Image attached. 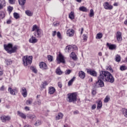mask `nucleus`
I'll return each instance as SVG.
<instances>
[{
	"label": "nucleus",
	"mask_w": 127,
	"mask_h": 127,
	"mask_svg": "<svg viewBox=\"0 0 127 127\" xmlns=\"http://www.w3.org/2000/svg\"><path fill=\"white\" fill-rule=\"evenodd\" d=\"M98 81L95 83V86L96 88H103L105 86L104 82H110V83H114L115 82V78L110 72L106 70H102L100 72L99 76L97 77Z\"/></svg>",
	"instance_id": "f257e3e1"
},
{
	"label": "nucleus",
	"mask_w": 127,
	"mask_h": 127,
	"mask_svg": "<svg viewBox=\"0 0 127 127\" xmlns=\"http://www.w3.org/2000/svg\"><path fill=\"white\" fill-rule=\"evenodd\" d=\"M4 49L9 54H12V53H15L17 50V46H14V47L12 44L9 43L7 45H4Z\"/></svg>",
	"instance_id": "f03ea898"
},
{
	"label": "nucleus",
	"mask_w": 127,
	"mask_h": 127,
	"mask_svg": "<svg viewBox=\"0 0 127 127\" xmlns=\"http://www.w3.org/2000/svg\"><path fill=\"white\" fill-rule=\"evenodd\" d=\"M66 101L68 103H74L77 101V94L76 93H68L67 94V98Z\"/></svg>",
	"instance_id": "7ed1b4c3"
},
{
	"label": "nucleus",
	"mask_w": 127,
	"mask_h": 127,
	"mask_svg": "<svg viewBox=\"0 0 127 127\" xmlns=\"http://www.w3.org/2000/svg\"><path fill=\"white\" fill-rule=\"evenodd\" d=\"M23 62L24 66H27L32 63V56H25L23 58Z\"/></svg>",
	"instance_id": "20e7f679"
},
{
	"label": "nucleus",
	"mask_w": 127,
	"mask_h": 127,
	"mask_svg": "<svg viewBox=\"0 0 127 127\" xmlns=\"http://www.w3.org/2000/svg\"><path fill=\"white\" fill-rule=\"evenodd\" d=\"M34 35L36 38H40L42 35V30L40 29H38L34 32Z\"/></svg>",
	"instance_id": "39448f33"
},
{
	"label": "nucleus",
	"mask_w": 127,
	"mask_h": 127,
	"mask_svg": "<svg viewBox=\"0 0 127 127\" xmlns=\"http://www.w3.org/2000/svg\"><path fill=\"white\" fill-rule=\"evenodd\" d=\"M57 61H58V64H60V63H65L64 57L61 54L59 55V57L57 58Z\"/></svg>",
	"instance_id": "423d86ee"
},
{
	"label": "nucleus",
	"mask_w": 127,
	"mask_h": 127,
	"mask_svg": "<svg viewBox=\"0 0 127 127\" xmlns=\"http://www.w3.org/2000/svg\"><path fill=\"white\" fill-rule=\"evenodd\" d=\"M87 72L88 74H90V75L93 77H97L98 75L97 71L93 69H87Z\"/></svg>",
	"instance_id": "0eeeda50"
},
{
	"label": "nucleus",
	"mask_w": 127,
	"mask_h": 127,
	"mask_svg": "<svg viewBox=\"0 0 127 127\" xmlns=\"http://www.w3.org/2000/svg\"><path fill=\"white\" fill-rule=\"evenodd\" d=\"M40 68L42 69V70H47L48 69V67L47 66V64L44 62H41L39 64Z\"/></svg>",
	"instance_id": "6e6552de"
},
{
	"label": "nucleus",
	"mask_w": 127,
	"mask_h": 127,
	"mask_svg": "<svg viewBox=\"0 0 127 127\" xmlns=\"http://www.w3.org/2000/svg\"><path fill=\"white\" fill-rule=\"evenodd\" d=\"M104 8L105 9H108L109 10H111V9H113V6L110 4L108 2H106L104 4Z\"/></svg>",
	"instance_id": "1a4fd4ad"
},
{
	"label": "nucleus",
	"mask_w": 127,
	"mask_h": 127,
	"mask_svg": "<svg viewBox=\"0 0 127 127\" xmlns=\"http://www.w3.org/2000/svg\"><path fill=\"white\" fill-rule=\"evenodd\" d=\"M0 119L3 123H5V122L10 120V117H9V116H1Z\"/></svg>",
	"instance_id": "9d476101"
},
{
	"label": "nucleus",
	"mask_w": 127,
	"mask_h": 127,
	"mask_svg": "<svg viewBox=\"0 0 127 127\" xmlns=\"http://www.w3.org/2000/svg\"><path fill=\"white\" fill-rule=\"evenodd\" d=\"M116 37L118 41H119V42H121L123 40V38L122 37V33L120 32H117Z\"/></svg>",
	"instance_id": "9b49d317"
},
{
	"label": "nucleus",
	"mask_w": 127,
	"mask_h": 127,
	"mask_svg": "<svg viewBox=\"0 0 127 127\" xmlns=\"http://www.w3.org/2000/svg\"><path fill=\"white\" fill-rule=\"evenodd\" d=\"M74 33H75V31L72 29H68L67 31V34L69 37L73 36Z\"/></svg>",
	"instance_id": "f8f14e48"
},
{
	"label": "nucleus",
	"mask_w": 127,
	"mask_h": 127,
	"mask_svg": "<svg viewBox=\"0 0 127 127\" xmlns=\"http://www.w3.org/2000/svg\"><path fill=\"white\" fill-rule=\"evenodd\" d=\"M29 41L30 43H36L38 41V40L36 39V37L32 36L31 38H30Z\"/></svg>",
	"instance_id": "ddd939ff"
},
{
	"label": "nucleus",
	"mask_w": 127,
	"mask_h": 127,
	"mask_svg": "<svg viewBox=\"0 0 127 127\" xmlns=\"http://www.w3.org/2000/svg\"><path fill=\"white\" fill-rule=\"evenodd\" d=\"M22 95L24 98H26V97L27 96V91L26 90V88H25V87L22 88Z\"/></svg>",
	"instance_id": "4468645a"
},
{
	"label": "nucleus",
	"mask_w": 127,
	"mask_h": 127,
	"mask_svg": "<svg viewBox=\"0 0 127 127\" xmlns=\"http://www.w3.org/2000/svg\"><path fill=\"white\" fill-rule=\"evenodd\" d=\"M96 104H97V110H100V109H102L103 103H102V101L101 100H99L98 101H96Z\"/></svg>",
	"instance_id": "2eb2a0df"
},
{
	"label": "nucleus",
	"mask_w": 127,
	"mask_h": 127,
	"mask_svg": "<svg viewBox=\"0 0 127 127\" xmlns=\"http://www.w3.org/2000/svg\"><path fill=\"white\" fill-rule=\"evenodd\" d=\"M56 91V90L55 89V88L51 86L49 87V94H50V95H53V94H54L55 93Z\"/></svg>",
	"instance_id": "dca6fc26"
},
{
	"label": "nucleus",
	"mask_w": 127,
	"mask_h": 127,
	"mask_svg": "<svg viewBox=\"0 0 127 127\" xmlns=\"http://www.w3.org/2000/svg\"><path fill=\"white\" fill-rule=\"evenodd\" d=\"M107 46L109 47V49L110 50H114V49H116V48H117V46H116V45H110L109 43H107Z\"/></svg>",
	"instance_id": "f3484780"
},
{
	"label": "nucleus",
	"mask_w": 127,
	"mask_h": 127,
	"mask_svg": "<svg viewBox=\"0 0 127 127\" xmlns=\"http://www.w3.org/2000/svg\"><path fill=\"white\" fill-rule=\"evenodd\" d=\"M18 116L20 117L22 119H24V120H25L26 119V116L24 113L20 112V111L17 112Z\"/></svg>",
	"instance_id": "a211bd4d"
},
{
	"label": "nucleus",
	"mask_w": 127,
	"mask_h": 127,
	"mask_svg": "<svg viewBox=\"0 0 127 127\" xmlns=\"http://www.w3.org/2000/svg\"><path fill=\"white\" fill-rule=\"evenodd\" d=\"M86 76V74L84 71H81L79 72V77L81 78V79H84Z\"/></svg>",
	"instance_id": "6ab92c4d"
},
{
	"label": "nucleus",
	"mask_w": 127,
	"mask_h": 127,
	"mask_svg": "<svg viewBox=\"0 0 127 127\" xmlns=\"http://www.w3.org/2000/svg\"><path fill=\"white\" fill-rule=\"evenodd\" d=\"M68 17L70 18V19H71V20H73V19H75V15L73 11H71L70 13L68 15Z\"/></svg>",
	"instance_id": "aec40b11"
},
{
	"label": "nucleus",
	"mask_w": 127,
	"mask_h": 127,
	"mask_svg": "<svg viewBox=\"0 0 127 127\" xmlns=\"http://www.w3.org/2000/svg\"><path fill=\"white\" fill-rule=\"evenodd\" d=\"M70 57L73 59V60H77V56L74 52H72L70 54Z\"/></svg>",
	"instance_id": "412c9836"
},
{
	"label": "nucleus",
	"mask_w": 127,
	"mask_h": 127,
	"mask_svg": "<svg viewBox=\"0 0 127 127\" xmlns=\"http://www.w3.org/2000/svg\"><path fill=\"white\" fill-rule=\"evenodd\" d=\"M27 118H28L29 119H30V120H35V119H36V116H35V115L34 114H29L27 116Z\"/></svg>",
	"instance_id": "4be33fe9"
},
{
	"label": "nucleus",
	"mask_w": 127,
	"mask_h": 127,
	"mask_svg": "<svg viewBox=\"0 0 127 127\" xmlns=\"http://www.w3.org/2000/svg\"><path fill=\"white\" fill-rule=\"evenodd\" d=\"M18 2L21 6H23L25 4V2H26V0H18Z\"/></svg>",
	"instance_id": "5701e85b"
},
{
	"label": "nucleus",
	"mask_w": 127,
	"mask_h": 127,
	"mask_svg": "<svg viewBox=\"0 0 127 127\" xmlns=\"http://www.w3.org/2000/svg\"><path fill=\"white\" fill-rule=\"evenodd\" d=\"M8 91L10 92L11 95H15V90L12 89L11 87L8 88Z\"/></svg>",
	"instance_id": "b1692460"
},
{
	"label": "nucleus",
	"mask_w": 127,
	"mask_h": 127,
	"mask_svg": "<svg viewBox=\"0 0 127 127\" xmlns=\"http://www.w3.org/2000/svg\"><path fill=\"white\" fill-rule=\"evenodd\" d=\"M65 51H67V52L70 53L72 51V46L68 45L65 48Z\"/></svg>",
	"instance_id": "393cba45"
},
{
	"label": "nucleus",
	"mask_w": 127,
	"mask_h": 127,
	"mask_svg": "<svg viewBox=\"0 0 127 127\" xmlns=\"http://www.w3.org/2000/svg\"><path fill=\"white\" fill-rule=\"evenodd\" d=\"M56 73L58 75H62L63 72H62V71H61L60 67H58L56 69Z\"/></svg>",
	"instance_id": "a878e982"
},
{
	"label": "nucleus",
	"mask_w": 127,
	"mask_h": 127,
	"mask_svg": "<svg viewBox=\"0 0 127 127\" xmlns=\"http://www.w3.org/2000/svg\"><path fill=\"white\" fill-rule=\"evenodd\" d=\"M79 10H80V11H84L87 12L88 11V9H87V8L85 6H81L79 8Z\"/></svg>",
	"instance_id": "bb28decb"
},
{
	"label": "nucleus",
	"mask_w": 127,
	"mask_h": 127,
	"mask_svg": "<svg viewBox=\"0 0 127 127\" xmlns=\"http://www.w3.org/2000/svg\"><path fill=\"white\" fill-rule=\"evenodd\" d=\"M33 102V99H29L26 101V104L27 105H31L32 104V102Z\"/></svg>",
	"instance_id": "cd10ccee"
},
{
	"label": "nucleus",
	"mask_w": 127,
	"mask_h": 127,
	"mask_svg": "<svg viewBox=\"0 0 127 127\" xmlns=\"http://www.w3.org/2000/svg\"><path fill=\"white\" fill-rule=\"evenodd\" d=\"M75 79H76V77H73L70 80H69L68 82V86H71V85L73 84V82L75 80Z\"/></svg>",
	"instance_id": "c85d7f7f"
},
{
	"label": "nucleus",
	"mask_w": 127,
	"mask_h": 127,
	"mask_svg": "<svg viewBox=\"0 0 127 127\" xmlns=\"http://www.w3.org/2000/svg\"><path fill=\"white\" fill-rule=\"evenodd\" d=\"M63 118V114L60 113L58 114V116L56 117L57 120H61Z\"/></svg>",
	"instance_id": "c756f323"
},
{
	"label": "nucleus",
	"mask_w": 127,
	"mask_h": 127,
	"mask_svg": "<svg viewBox=\"0 0 127 127\" xmlns=\"http://www.w3.org/2000/svg\"><path fill=\"white\" fill-rule=\"evenodd\" d=\"M5 63L6 64V65H7L8 66L9 65H11V64H12V61H11V60H5Z\"/></svg>",
	"instance_id": "7c9ffc66"
},
{
	"label": "nucleus",
	"mask_w": 127,
	"mask_h": 127,
	"mask_svg": "<svg viewBox=\"0 0 127 127\" xmlns=\"http://www.w3.org/2000/svg\"><path fill=\"white\" fill-rule=\"evenodd\" d=\"M103 37V34L102 33H99L96 35V39H101Z\"/></svg>",
	"instance_id": "2f4dec72"
},
{
	"label": "nucleus",
	"mask_w": 127,
	"mask_h": 127,
	"mask_svg": "<svg viewBox=\"0 0 127 127\" xmlns=\"http://www.w3.org/2000/svg\"><path fill=\"white\" fill-rule=\"evenodd\" d=\"M40 29L36 25L33 26L32 31H37V30Z\"/></svg>",
	"instance_id": "473e14b6"
},
{
	"label": "nucleus",
	"mask_w": 127,
	"mask_h": 127,
	"mask_svg": "<svg viewBox=\"0 0 127 127\" xmlns=\"http://www.w3.org/2000/svg\"><path fill=\"white\" fill-rule=\"evenodd\" d=\"M123 114L125 118H127V109H123Z\"/></svg>",
	"instance_id": "72a5a7b5"
},
{
	"label": "nucleus",
	"mask_w": 127,
	"mask_h": 127,
	"mask_svg": "<svg viewBox=\"0 0 127 127\" xmlns=\"http://www.w3.org/2000/svg\"><path fill=\"white\" fill-rule=\"evenodd\" d=\"M25 13L28 15V16H32V12L30 11V10H27L25 11Z\"/></svg>",
	"instance_id": "f704fd0d"
},
{
	"label": "nucleus",
	"mask_w": 127,
	"mask_h": 127,
	"mask_svg": "<svg viewBox=\"0 0 127 127\" xmlns=\"http://www.w3.org/2000/svg\"><path fill=\"white\" fill-rule=\"evenodd\" d=\"M30 69L32 71V72H33L35 74L37 73V69H36V68L34 67V66H31Z\"/></svg>",
	"instance_id": "c9c22d12"
},
{
	"label": "nucleus",
	"mask_w": 127,
	"mask_h": 127,
	"mask_svg": "<svg viewBox=\"0 0 127 127\" xmlns=\"http://www.w3.org/2000/svg\"><path fill=\"white\" fill-rule=\"evenodd\" d=\"M2 18H4V12L1 11L0 12V19H2Z\"/></svg>",
	"instance_id": "e433bc0d"
},
{
	"label": "nucleus",
	"mask_w": 127,
	"mask_h": 127,
	"mask_svg": "<svg viewBox=\"0 0 127 127\" xmlns=\"http://www.w3.org/2000/svg\"><path fill=\"white\" fill-rule=\"evenodd\" d=\"M116 61L117 62H120L121 61V56L117 55L116 57Z\"/></svg>",
	"instance_id": "4c0bfd02"
},
{
	"label": "nucleus",
	"mask_w": 127,
	"mask_h": 127,
	"mask_svg": "<svg viewBox=\"0 0 127 127\" xmlns=\"http://www.w3.org/2000/svg\"><path fill=\"white\" fill-rule=\"evenodd\" d=\"M14 17V18H16V19H17L19 18V14L16 12H14L13 13Z\"/></svg>",
	"instance_id": "58836bf2"
},
{
	"label": "nucleus",
	"mask_w": 127,
	"mask_h": 127,
	"mask_svg": "<svg viewBox=\"0 0 127 127\" xmlns=\"http://www.w3.org/2000/svg\"><path fill=\"white\" fill-rule=\"evenodd\" d=\"M94 10L93 9H90L89 16L92 17V16H94Z\"/></svg>",
	"instance_id": "ea45409f"
},
{
	"label": "nucleus",
	"mask_w": 127,
	"mask_h": 127,
	"mask_svg": "<svg viewBox=\"0 0 127 127\" xmlns=\"http://www.w3.org/2000/svg\"><path fill=\"white\" fill-rule=\"evenodd\" d=\"M41 121L38 120L35 124V126H36L37 127H38V126H40L41 125Z\"/></svg>",
	"instance_id": "a19ab883"
},
{
	"label": "nucleus",
	"mask_w": 127,
	"mask_h": 127,
	"mask_svg": "<svg viewBox=\"0 0 127 127\" xmlns=\"http://www.w3.org/2000/svg\"><path fill=\"white\" fill-rule=\"evenodd\" d=\"M127 67L126 65H122L120 67V69L121 71H125V70H127Z\"/></svg>",
	"instance_id": "79ce46f5"
},
{
	"label": "nucleus",
	"mask_w": 127,
	"mask_h": 127,
	"mask_svg": "<svg viewBox=\"0 0 127 127\" xmlns=\"http://www.w3.org/2000/svg\"><path fill=\"white\" fill-rule=\"evenodd\" d=\"M110 101V97L109 96H106L104 100V103H108Z\"/></svg>",
	"instance_id": "37998d69"
},
{
	"label": "nucleus",
	"mask_w": 127,
	"mask_h": 127,
	"mask_svg": "<svg viewBox=\"0 0 127 127\" xmlns=\"http://www.w3.org/2000/svg\"><path fill=\"white\" fill-rule=\"evenodd\" d=\"M48 60L50 61V62H51L53 60V57L51 56H48Z\"/></svg>",
	"instance_id": "c03bdc74"
},
{
	"label": "nucleus",
	"mask_w": 127,
	"mask_h": 127,
	"mask_svg": "<svg viewBox=\"0 0 127 127\" xmlns=\"http://www.w3.org/2000/svg\"><path fill=\"white\" fill-rule=\"evenodd\" d=\"M107 70H108V71H110V72H111V73H113V72H114L113 68H112V67L110 66L107 68Z\"/></svg>",
	"instance_id": "a18cd8bd"
},
{
	"label": "nucleus",
	"mask_w": 127,
	"mask_h": 127,
	"mask_svg": "<svg viewBox=\"0 0 127 127\" xmlns=\"http://www.w3.org/2000/svg\"><path fill=\"white\" fill-rule=\"evenodd\" d=\"M47 85H48V83L47 81H45L44 82L42 86V87L44 88H45L46 86H47Z\"/></svg>",
	"instance_id": "49530a36"
},
{
	"label": "nucleus",
	"mask_w": 127,
	"mask_h": 127,
	"mask_svg": "<svg viewBox=\"0 0 127 127\" xmlns=\"http://www.w3.org/2000/svg\"><path fill=\"white\" fill-rule=\"evenodd\" d=\"M10 4H14L15 3V0H9Z\"/></svg>",
	"instance_id": "de8ad7c7"
},
{
	"label": "nucleus",
	"mask_w": 127,
	"mask_h": 127,
	"mask_svg": "<svg viewBox=\"0 0 127 127\" xmlns=\"http://www.w3.org/2000/svg\"><path fill=\"white\" fill-rule=\"evenodd\" d=\"M71 73V70L70 69H67L65 71V75H69Z\"/></svg>",
	"instance_id": "09e8293b"
},
{
	"label": "nucleus",
	"mask_w": 127,
	"mask_h": 127,
	"mask_svg": "<svg viewBox=\"0 0 127 127\" xmlns=\"http://www.w3.org/2000/svg\"><path fill=\"white\" fill-rule=\"evenodd\" d=\"M78 50V48L76 45H73L72 46V50Z\"/></svg>",
	"instance_id": "8fccbe9b"
},
{
	"label": "nucleus",
	"mask_w": 127,
	"mask_h": 127,
	"mask_svg": "<svg viewBox=\"0 0 127 127\" xmlns=\"http://www.w3.org/2000/svg\"><path fill=\"white\" fill-rule=\"evenodd\" d=\"M13 9V7L11 6L8 7V10L9 12H11L12 11V10Z\"/></svg>",
	"instance_id": "3c124183"
},
{
	"label": "nucleus",
	"mask_w": 127,
	"mask_h": 127,
	"mask_svg": "<svg viewBox=\"0 0 127 127\" xmlns=\"http://www.w3.org/2000/svg\"><path fill=\"white\" fill-rule=\"evenodd\" d=\"M0 4H1V5L3 6H5V0H3L2 1H1V3H0Z\"/></svg>",
	"instance_id": "603ef678"
},
{
	"label": "nucleus",
	"mask_w": 127,
	"mask_h": 127,
	"mask_svg": "<svg viewBox=\"0 0 127 127\" xmlns=\"http://www.w3.org/2000/svg\"><path fill=\"white\" fill-rule=\"evenodd\" d=\"M57 35L58 38H61V33H60V32H58Z\"/></svg>",
	"instance_id": "864d4df0"
},
{
	"label": "nucleus",
	"mask_w": 127,
	"mask_h": 127,
	"mask_svg": "<svg viewBox=\"0 0 127 127\" xmlns=\"http://www.w3.org/2000/svg\"><path fill=\"white\" fill-rule=\"evenodd\" d=\"M96 108H97V105L96 104H94V105H92L91 109L95 110V109H96Z\"/></svg>",
	"instance_id": "5fc2aeb1"
},
{
	"label": "nucleus",
	"mask_w": 127,
	"mask_h": 127,
	"mask_svg": "<svg viewBox=\"0 0 127 127\" xmlns=\"http://www.w3.org/2000/svg\"><path fill=\"white\" fill-rule=\"evenodd\" d=\"M56 33H57L56 31H53L52 32V36H53V37H54L55 36V35H56Z\"/></svg>",
	"instance_id": "6e6d98bb"
},
{
	"label": "nucleus",
	"mask_w": 127,
	"mask_h": 127,
	"mask_svg": "<svg viewBox=\"0 0 127 127\" xmlns=\"http://www.w3.org/2000/svg\"><path fill=\"white\" fill-rule=\"evenodd\" d=\"M37 104L39 106H40V105H41V100H37Z\"/></svg>",
	"instance_id": "4d7b16f0"
},
{
	"label": "nucleus",
	"mask_w": 127,
	"mask_h": 127,
	"mask_svg": "<svg viewBox=\"0 0 127 127\" xmlns=\"http://www.w3.org/2000/svg\"><path fill=\"white\" fill-rule=\"evenodd\" d=\"M58 86L59 88H62V83H61V82H59L58 83Z\"/></svg>",
	"instance_id": "13d9d810"
},
{
	"label": "nucleus",
	"mask_w": 127,
	"mask_h": 127,
	"mask_svg": "<svg viewBox=\"0 0 127 127\" xmlns=\"http://www.w3.org/2000/svg\"><path fill=\"white\" fill-rule=\"evenodd\" d=\"M92 95H96V94H97V92L96 91V90H93L92 91Z\"/></svg>",
	"instance_id": "bf43d9fd"
},
{
	"label": "nucleus",
	"mask_w": 127,
	"mask_h": 127,
	"mask_svg": "<svg viewBox=\"0 0 127 127\" xmlns=\"http://www.w3.org/2000/svg\"><path fill=\"white\" fill-rule=\"evenodd\" d=\"M83 40H87V36H86L85 34L83 35Z\"/></svg>",
	"instance_id": "052dcab7"
},
{
	"label": "nucleus",
	"mask_w": 127,
	"mask_h": 127,
	"mask_svg": "<svg viewBox=\"0 0 127 127\" xmlns=\"http://www.w3.org/2000/svg\"><path fill=\"white\" fill-rule=\"evenodd\" d=\"M78 114H79V112L78 111L73 112V115H78Z\"/></svg>",
	"instance_id": "680f3d73"
},
{
	"label": "nucleus",
	"mask_w": 127,
	"mask_h": 127,
	"mask_svg": "<svg viewBox=\"0 0 127 127\" xmlns=\"http://www.w3.org/2000/svg\"><path fill=\"white\" fill-rule=\"evenodd\" d=\"M7 24H10L11 23V21L10 20H8L6 22Z\"/></svg>",
	"instance_id": "e2e57ef3"
},
{
	"label": "nucleus",
	"mask_w": 127,
	"mask_h": 127,
	"mask_svg": "<svg viewBox=\"0 0 127 127\" xmlns=\"http://www.w3.org/2000/svg\"><path fill=\"white\" fill-rule=\"evenodd\" d=\"M25 110H26V111H29V107H28V106H26L25 107Z\"/></svg>",
	"instance_id": "0e129e2a"
},
{
	"label": "nucleus",
	"mask_w": 127,
	"mask_h": 127,
	"mask_svg": "<svg viewBox=\"0 0 127 127\" xmlns=\"http://www.w3.org/2000/svg\"><path fill=\"white\" fill-rule=\"evenodd\" d=\"M0 91H3V90H4V87L3 86H2L0 88Z\"/></svg>",
	"instance_id": "69168bd1"
},
{
	"label": "nucleus",
	"mask_w": 127,
	"mask_h": 127,
	"mask_svg": "<svg viewBox=\"0 0 127 127\" xmlns=\"http://www.w3.org/2000/svg\"><path fill=\"white\" fill-rule=\"evenodd\" d=\"M83 31H84V28H82L81 29V33H80L81 34H83Z\"/></svg>",
	"instance_id": "338daca9"
},
{
	"label": "nucleus",
	"mask_w": 127,
	"mask_h": 127,
	"mask_svg": "<svg viewBox=\"0 0 127 127\" xmlns=\"http://www.w3.org/2000/svg\"><path fill=\"white\" fill-rule=\"evenodd\" d=\"M24 127H31V126L30 125H25Z\"/></svg>",
	"instance_id": "774afa93"
}]
</instances>
